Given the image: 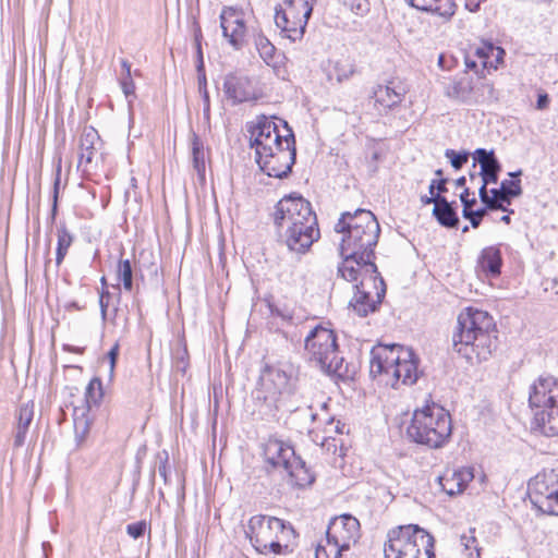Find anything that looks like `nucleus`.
Listing matches in <instances>:
<instances>
[{"mask_svg": "<svg viewBox=\"0 0 558 558\" xmlns=\"http://www.w3.org/2000/svg\"><path fill=\"white\" fill-rule=\"evenodd\" d=\"M173 357H174V360L177 362L178 369H181L182 372H185V369L187 367V359H189V353H187L186 345L183 344V345L179 347L174 351Z\"/></svg>", "mask_w": 558, "mask_h": 558, "instance_id": "nucleus-46", "label": "nucleus"}, {"mask_svg": "<svg viewBox=\"0 0 558 558\" xmlns=\"http://www.w3.org/2000/svg\"><path fill=\"white\" fill-rule=\"evenodd\" d=\"M295 377V369L292 365L284 366H267L262 376V385L271 389L269 396H264V400L276 401L277 395L290 392L292 390V381Z\"/></svg>", "mask_w": 558, "mask_h": 558, "instance_id": "nucleus-17", "label": "nucleus"}, {"mask_svg": "<svg viewBox=\"0 0 558 558\" xmlns=\"http://www.w3.org/2000/svg\"><path fill=\"white\" fill-rule=\"evenodd\" d=\"M256 48L263 60L269 64L275 57V46L263 35H258L255 39Z\"/></svg>", "mask_w": 558, "mask_h": 558, "instance_id": "nucleus-35", "label": "nucleus"}, {"mask_svg": "<svg viewBox=\"0 0 558 558\" xmlns=\"http://www.w3.org/2000/svg\"><path fill=\"white\" fill-rule=\"evenodd\" d=\"M456 202H448V199L438 195V202L433 208V215L438 223L446 228H457L459 225V217L453 205Z\"/></svg>", "mask_w": 558, "mask_h": 558, "instance_id": "nucleus-26", "label": "nucleus"}, {"mask_svg": "<svg viewBox=\"0 0 558 558\" xmlns=\"http://www.w3.org/2000/svg\"><path fill=\"white\" fill-rule=\"evenodd\" d=\"M119 343H114V345L109 350L107 356L109 359V377H113L116 363L119 356Z\"/></svg>", "mask_w": 558, "mask_h": 558, "instance_id": "nucleus-52", "label": "nucleus"}, {"mask_svg": "<svg viewBox=\"0 0 558 558\" xmlns=\"http://www.w3.org/2000/svg\"><path fill=\"white\" fill-rule=\"evenodd\" d=\"M418 360L411 348L401 344H377L371 350L369 374L381 377L385 385L396 388L401 380L413 385L418 379Z\"/></svg>", "mask_w": 558, "mask_h": 558, "instance_id": "nucleus-3", "label": "nucleus"}, {"mask_svg": "<svg viewBox=\"0 0 558 558\" xmlns=\"http://www.w3.org/2000/svg\"><path fill=\"white\" fill-rule=\"evenodd\" d=\"M99 143L100 136L98 132L92 126L85 128L80 138L78 158V167H82L83 171L89 170V166L97 154V145Z\"/></svg>", "mask_w": 558, "mask_h": 558, "instance_id": "nucleus-22", "label": "nucleus"}, {"mask_svg": "<svg viewBox=\"0 0 558 558\" xmlns=\"http://www.w3.org/2000/svg\"><path fill=\"white\" fill-rule=\"evenodd\" d=\"M86 402L90 407L97 405L102 398V385L99 378H93L86 387Z\"/></svg>", "mask_w": 558, "mask_h": 558, "instance_id": "nucleus-36", "label": "nucleus"}, {"mask_svg": "<svg viewBox=\"0 0 558 558\" xmlns=\"http://www.w3.org/2000/svg\"><path fill=\"white\" fill-rule=\"evenodd\" d=\"M435 539L417 524L397 526L388 532L385 558H435Z\"/></svg>", "mask_w": 558, "mask_h": 558, "instance_id": "nucleus-8", "label": "nucleus"}, {"mask_svg": "<svg viewBox=\"0 0 558 558\" xmlns=\"http://www.w3.org/2000/svg\"><path fill=\"white\" fill-rule=\"evenodd\" d=\"M74 428L77 445H81L89 432L87 420L85 417L76 418L74 421Z\"/></svg>", "mask_w": 558, "mask_h": 558, "instance_id": "nucleus-44", "label": "nucleus"}, {"mask_svg": "<svg viewBox=\"0 0 558 558\" xmlns=\"http://www.w3.org/2000/svg\"><path fill=\"white\" fill-rule=\"evenodd\" d=\"M223 92L233 104L248 101L255 97L251 80L247 76L233 73L226 75Z\"/></svg>", "mask_w": 558, "mask_h": 558, "instance_id": "nucleus-20", "label": "nucleus"}, {"mask_svg": "<svg viewBox=\"0 0 558 558\" xmlns=\"http://www.w3.org/2000/svg\"><path fill=\"white\" fill-rule=\"evenodd\" d=\"M447 179H439V180H433L429 184V194L430 195H441L442 193L447 192Z\"/></svg>", "mask_w": 558, "mask_h": 558, "instance_id": "nucleus-51", "label": "nucleus"}, {"mask_svg": "<svg viewBox=\"0 0 558 558\" xmlns=\"http://www.w3.org/2000/svg\"><path fill=\"white\" fill-rule=\"evenodd\" d=\"M271 314L275 316L281 317L283 320L291 322L293 316L292 313L288 310H280L278 307H270Z\"/></svg>", "mask_w": 558, "mask_h": 558, "instance_id": "nucleus-57", "label": "nucleus"}, {"mask_svg": "<svg viewBox=\"0 0 558 558\" xmlns=\"http://www.w3.org/2000/svg\"><path fill=\"white\" fill-rule=\"evenodd\" d=\"M305 350L311 362H314L326 374L349 377L348 364L339 356L337 337L333 330L316 326L305 338Z\"/></svg>", "mask_w": 558, "mask_h": 558, "instance_id": "nucleus-9", "label": "nucleus"}, {"mask_svg": "<svg viewBox=\"0 0 558 558\" xmlns=\"http://www.w3.org/2000/svg\"><path fill=\"white\" fill-rule=\"evenodd\" d=\"M451 434V416L436 403L415 410L407 427V436L411 441L430 449L444 447Z\"/></svg>", "mask_w": 558, "mask_h": 558, "instance_id": "nucleus-6", "label": "nucleus"}, {"mask_svg": "<svg viewBox=\"0 0 558 558\" xmlns=\"http://www.w3.org/2000/svg\"><path fill=\"white\" fill-rule=\"evenodd\" d=\"M245 534L253 547L263 554H281L295 538V531L290 522L264 514L253 515L248 520Z\"/></svg>", "mask_w": 558, "mask_h": 558, "instance_id": "nucleus-7", "label": "nucleus"}, {"mask_svg": "<svg viewBox=\"0 0 558 558\" xmlns=\"http://www.w3.org/2000/svg\"><path fill=\"white\" fill-rule=\"evenodd\" d=\"M157 458L159 459V465H158V473L162 477L165 484L168 483V460L169 456L166 450L162 452H159L157 454Z\"/></svg>", "mask_w": 558, "mask_h": 558, "instance_id": "nucleus-49", "label": "nucleus"}, {"mask_svg": "<svg viewBox=\"0 0 558 558\" xmlns=\"http://www.w3.org/2000/svg\"><path fill=\"white\" fill-rule=\"evenodd\" d=\"M347 7L353 14L357 16H365L369 12L368 0H339Z\"/></svg>", "mask_w": 558, "mask_h": 558, "instance_id": "nucleus-38", "label": "nucleus"}, {"mask_svg": "<svg viewBox=\"0 0 558 558\" xmlns=\"http://www.w3.org/2000/svg\"><path fill=\"white\" fill-rule=\"evenodd\" d=\"M147 530V523L145 521H138L135 523L128 524L126 533L133 538L142 537Z\"/></svg>", "mask_w": 558, "mask_h": 558, "instance_id": "nucleus-47", "label": "nucleus"}, {"mask_svg": "<svg viewBox=\"0 0 558 558\" xmlns=\"http://www.w3.org/2000/svg\"><path fill=\"white\" fill-rule=\"evenodd\" d=\"M411 7L436 14L445 20L451 19L456 12V3L453 0H405Z\"/></svg>", "mask_w": 558, "mask_h": 558, "instance_id": "nucleus-25", "label": "nucleus"}, {"mask_svg": "<svg viewBox=\"0 0 558 558\" xmlns=\"http://www.w3.org/2000/svg\"><path fill=\"white\" fill-rule=\"evenodd\" d=\"M58 243L56 251V263L57 265H61L65 255L68 254L69 247L72 245L74 236L65 227V223H61L57 230Z\"/></svg>", "mask_w": 558, "mask_h": 558, "instance_id": "nucleus-29", "label": "nucleus"}, {"mask_svg": "<svg viewBox=\"0 0 558 558\" xmlns=\"http://www.w3.org/2000/svg\"><path fill=\"white\" fill-rule=\"evenodd\" d=\"M473 159L474 162L472 165V168L475 169L477 163L480 165V168H482L483 166H486L496 160L497 157L493 149L487 150L485 148H477L473 153Z\"/></svg>", "mask_w": 558, "mask_h": 558, "instance_id": "nucleus-39", "label": "nucleus"}, {"mask_svg": "<svg viewBox=\"0 0 558 558\" xmlns=\"http://www.w3.org/2000/svg\"><path fill=\"white\" fill-rule=\"evenodd\" d=\"M501 171V165L498 159L493 162L483 166L478 172L484 184H495L498 182L499 172Z\"/></svg>", "mask_w": 558, "mask_h": 558, "instance_id": "nucleus-33", "label": "nucleus"}, {"mask_svg": "<svg viewBox=\"0 0 558 558\" xmlns=\"http://www.w3.org/2000/svg\"><path fill=\"white\" fill-rule=\"evenodd\" d=\"M472 93V84L468 78L454 81L447 88V95L451 98L466 101Z\"/></svg>", "mask_w": 558, "mask_h": 558, "instance_id": "nucleus-31", "label": "nucleus"}, {"mask_svg": "<svg viewBox=\"0 0 558 558\" xmlns=\"http://www.w3.org/2000/svg\"><path fill=\"white\" fill-rule=\"evenodd\" d=\"M274 223L279 239L296 254L307 252L320 238L316 214L302 196L281 198L275 206Z\"/></svg>", "mask_w": 558, "mask_h": 558, "instance_id": "nucleus-1", "label": "nucleus"}, {"mask_svg": "<svg viewBox=\"0 0 558 558\" xmlns=\"http://www.w3.org/2000/svg\"><path fill=\"white\" fill-rule=\"evenodd\" d=\"M380 158V154L379 151L377 150H374L372 153V160L369 162V168H371V171L375 172L377 170V166H376V162L379 160Z\"/></svg>", "mask_w": 558, "mask_h": 558, "instance_id": "nucleus-61", "label": "nucleus"}, {"mask_svg": "<svg viewBox=\"0 0 558 558\" xmlns=\"http://www.w3.org/2000/svg\"><path fill=\"white\" fill-rule=\"evenodd\" d=\"M195 48H196V58H197L196 71H197V74H202V73H205L202 44L195 45Z\"/></svg>", "mask_w": 558, "mask_h": 558, "instance_id": "nucleus-55", "label": "nucleus"}, {"mask_svg": "<svg viewBox=\"0 0 558 558\" xmlns=\"http://www.w3.org/2000/svg\"><path fill=\"white\" fill-rule=\"evenodd\" d=\"M486 215L485 209H476L473 210L472 208L470 210H462V216L470 220V223L473 228H478L484 216Z\"/></svg>", "mask_w": 558, "mask_h": 558, "instance_id": "nucleus-45", "label": "nucleus"}, {"mask_svg": "<svg viewBox=\"0 0 558 558\" xmlns=\"http://www.w3.org/2000/svg\"><path fill=\"white\" fill-rule=\"evenodd\" d=\"M345 551L340 548L332 539L326 536V544L319 543L315 550V558H342V553Z\"/></svg>", "mask_w": 558, "mask_h": 558, "instance_id": "nucleus-32", "label": "nucleus"}, {"mask_svg": "<svg viewBox=\"0 0 558 558\" xmlns=\"http://www.w3.org/2000/svg\"><path fill=\"white\" fill-rule=\"evenodd\" d=\"M59 185H60V170H58V173L54 179L53 183V204L51 209V219L54 220L57 215V202H58V193H59Z\"/></svg>", "mask_w": 558, "mask_h": 558, "instance_id": "nucleus-54", "label": "nucleus"}, {"mask_svg": "<svg viewBox=\"0 0 558 558\" xmlns=\"http://www.w3.org/2000/svg\"><path fill=\"white\" fill-rule=\"evenodd\" d=\"M469 196H470V190L468 187H465L463 190V192L460 194V201L463 205L462 210H470L476 204V199L474 197L470 198Z\"/></svg>", "mask_w": 558, "mask_h": 558, "instance_id": "nucleus-53", "label": "nucleus"}, {"mask_svg": "<svg viewBox=\"0 0 558 558\" xmlns=\"http://www.w3.org/2000/svg\"><path fill=\"white\" fill-rule=\"evenodd\" d=\"M222 34L229 43L240 49L245 41L246 27L242 13L233 8H225L220 14Z\"/></svg>", "mask_w": 558, "mask_h": 558, "instance_id": "nucleus-19", "label": "nucleus"}, {"mask_svg": "<svg viewBox=\"0 0 558 558\" xmlns=\"http://www.w3.org/2000/svg\"><path fill=\"white\" fill-rule=\"evenodd\" d=\"M120 85L125 97L134 96L135 85L132 80V74H123L120 80Z\"/></svg>", "mask_w": 558, "mask_h": 558, "instance_id": "nucleus-50", "label": "nucleus"}, {"mask_svg": "<svg viewBox=\"0 0 558 558\" xmlns=\"http://www.w3.org/2000/svg\"><path fill=\"white\" fill-rule=\"evenodd\" d=\"M481 0H465V8L470 12H476L480 9Z\"/></svg>", "mask_w": 558, "mask_h": 558, "instance_id": "nucleus-60", "label": "nucleus"}, {"mask_svg": "<svg viewBox=\"0 0 558 558\" xmlns=\"http://www.w3.org/2000/svg\"><path fill=\"white\" fill-rule=\"evenodd\" d=\"M549 105V96L546 93L538 94L537 101H536V109L544 110Z\"/></svg>", "mask_w": 558, "mask_h": 558, "instance_id": "nucleus-59", "label": "nucleus"}, {"mask_svg": "<svg viewBox=\"0 0 558 558\" xmlns=\"http://www.w3.org/2000/svg\"><path fill=\"white\" fill-rule=\"evenodd\" d=\"M344 428V424H342L340 421H336L335 417H329L326 421V427L325 433L327 434L326 437L323 438L322 446H325V442L328 440V438L332 437V434H342Z\"/></svg>", "mask_w": 558, "mask_h": 558, "instance_id": "nucleus-42", "label": "nucleus"}, {"mask_svg": "<svg viewBox=\"0 0 558 558\" xmlns=\"http://www.w3.org/2000/svg\"><path fill=\"white\" fill-rule=\"evenodd\" d=\"M375 289V298L366 290L367 286H354L356 292L350 300V307L360 316L366 317L369 313L378 310L386 294V284L383 278L372 283Z\"/></svg>", "mask_w": 558, "mask_h": 558, "instance_id": "nucleus-18", "label": "nucleus"}, {"mask_svg": "<svg viewBox=\"0 0 558 558\" xmlns=\"http://www.w3.org/2000/svg\"><path fill=\"white\" fill-rule=\"evenodd\" d=\"M496 332L493 316L486 311L468 307L458 316L452 348L470 363L486 361L496 348Z\"/></svg>", "mask_w": 558, "mask_h": 558, "instance_id": "nucleus-2", "label": "nucleus"}, {"mask_svg": "<svg viewBox=\"0 0 558 558\" xmlns=\"http://www.w3.org/2000/svg\"><path fill=\"white\" fill-rule=\"evenodd\" d=\"M496 47L493 44H484L482 47H476L474 50V54L482 60L483 68L493 66L497 69V65H494L492 61H489L490 56L495 54Z\"/></svg>", "mask_w": 558, "mask_h": 558, "instance_id": "nucleus-40", "label": "nucleus"}, {"mask_svg": "<svg viewBox=\"0 0 558 558\" xmlns=\"http://www.w3.org/2000/svg\"><path fill=\"white\" fill-rule=\"evenodd\" d=\"M531 428L545 437L558 436V378L539 376L529 390Z\"/></svg>", "mask_w": 558, "mask_h": 558, "instance_id": "nucleus-5", "label": "nucleus"}, {"mask_svg": "<svg viewBox=\"0 0 558 558\" xmlns=\"http://www.w3.org/2000/svg\"><path fill=\"white\" fill-rule=\"evenodd\" d=\"M474 530H470V534L462 535L460 541L461 545L464 547L466 555L469 558H481L480 547L477 539L475 538Z\"/></svg>", "mask_w": 558, "mask_h": 558, "instance_id": "nucleus-37", "label": "nucleus"}, {"mask_svg": "<svg viewBox=\"0 0 558 558\" xmlns=\"http://www.w3.org/2000/svg\"><path fill=\"white\" fill-rule=\"evenodd\" d=\"M478 264L482 269L492 277L499 276L502 266L500 248L498 246H487L483 248L478 257Z\"/></svg>", "mask_w": 558, "mask_h": 558, "instance_id": "nucleus-27", "label": "nucleus"}, {"mask_svg": "<svg viewBox=\"0 0 558 558\" xmlns=\"http://www.w3.org/2000/svg\"><path fill=\"white\" fill-rule=\"evenodd\" d=\"M280 122L283 124V129H284V132H286V133L283 134V141H282V143H281V144H277V146H274V147L271 148V153H272L274 155H277V153H278V150H279V149H284V146H286V140H288V130H291V129L289 128V125H288V123H287L286 121L280 120Z\"/></svg>", "mask_w": 558, "mask_h": 558, "instance_id": "nucleus-58", "label": "nucleus"}, {"mask_svg": "<svg viewBox=\"0 0 558 558\" xmlns=\"http://www.w3.org/2000/svg\"><path fill=\"white\" fill-rule=\"evenodd\" d=\"M473 477V469L461 468L459 470H446V472L438 477V481L441 489L446 494L454 496L462 493Z\"/></svg>", "mask_w": 558, "mask_h": 558, "instance_id": "nucleus-21", "label": "nucleus"}, {"mask_svg": "<svg viewBox=\"0 0 558 558\" xmlns=\"http://www.w3.org/2000/svg\"><path fill=\"white\" fill-rule=\"evenodd\" d=\"M316 0H284L286 10H276L275 23L291 41L302 39Z\"/></svg>", "mask_w": 558, "mask_h": 558, "instance_id": "nucleus-11", "label": "nucleus"}, {"mask_svg": "<svg viewBox=\"0 0 558 558\" xmlns=\"http://www.w3.org/2000/svg\"><path fill=\"white\" fill-rule=\"evenodd\" d=\"M326 535L347 551L361 537L360 522L348 513L336 517L328 524Z\"/></svg>", "mask_w": 558, "mask_h": 558, "instance_id": "nucleus-15", "label": "nucleus"}, {"mask_svg": "<svg viewBox=\"0 0 558 558\" xmlns=\"http://www.w3.org/2000/svg\"><path fill=\"white\" fill-rule=\"evenodd\" d=\"M34 402L28 401L20 405L16 414L17 423L14 429V448H21L25 444L26 434L34 418Z\"/></svg>", "mask_w": 558, "mask_h": 558, "instance_id": "nucleus-24", "label": "nucleus"}, {"mask_svg": "<svg viewBox=\"0 0 558 558\" xmlns=\"http://www.w3.org/2000/svg\"><path fill=\"white\" fill-rule=\"evenodd\" d=\"M481 202L484 204V207H482L481 209H485L486 214L488 210H508L506 206H501L499 204L496 196L493 194H489L488 196H486V198H482Z\"/></svg>", "mask_w": 558, "mask_h": 558, "instance_id": "nucleus-48", "label": "nucleus"}, {"mask_svg": "<svg viewBox=\"0 0 558 558\" xmlns=\"http://www.w3.org/2000/svg\"><path fill=\"white\" fill-rule=\"evenodd\" d=\"M198 78V90L202 95L203 102H204V114L208 116L210 110V104H209V94L207 90V81L205 73L197 74Z\"/></svg>", "mask_w": 558, "mask_h": 558, "instance_id": "nucleus-43", "label": "nucleus"}, {"mask_svg": "<svg viewBox=\"0 0 558 558\" xmlns=\"http://www.w3.org/2000/svg\"><path fill=\"white\" fill-rule=\"evenodd\" d=\"M110 299V293L108 291H102L99 296V305L102 317H106L107 308H108V301Z\"/></svg>", "mask_w": 558, "mask_h": 558, "instance_id": "nucleus-56", "label": "nucleus"}, {"mask_svg": "<svg viewBox=\"0 0 558 558\" xmlns=\"http://www.w3.org/2000/svg\"><path fill=\"white\" fill-rule=\"evenodd\" d=\"M191 146L193 167L196 170L197 174L204 178L206 169L204 145L196 133H192Z\"/></svg>", "mask_w": 558, "mask_h": 558, "instance_id": "nucleus-30", "label": "nucleus"}, {"mask_svg": "<svg viewBox=\"0 0 558 558\" xmlns=\"http://www.w3.org/2000/svg\"><path fill=\"white\" fill-rule=\"evenodd\" d=\"M527 493L535 508L558 517V472L548 470L535 475L529 482Z\"/></svg>", "mask_w": 558, "mask_h": 558, "instance_id": "nucleus-12", "label": "nucleus"}, {"mask_svg": "<svg viewBox=\"0 0 558 558\" xmlns=\"http://www.w3.org/2000/svg\"><path fill=\"white\" fill-rule=\"evenodd\" d=\"M445 156L450 160L451 166L459 170L469 160L470 154L468 151H456L453 149H446Z\"/></svg>", "mask_w": 558, "mask_h": 558, "instance_id": "nucleus-41", "label": "nucleus"}, {"mask_svg": "<svg viewBox=\"0 0 558 558\" xmlns=\"http://www.w3.org/2000/svg\"><path fill=\"white\" fill-rule=\"evenodd\" d=\"M264 457L272 469H283L295 487L305 488L315 482V474L289 442L269 437L264 445Z\"/></svg>", "mask_w": 558, "mask_h": 558, "instance_id": "nucleus-10", "label": "nucleus"}, {"mask_svg": "<svg viewBox=\"0 0 558 558\" xmlns=\"http://www.w3.org/2000/svg\"><path fill=\"white\" fill-rule=\"evenodd\" d=\"M335 231L342 233L340 254H355L375 259L380 227L376 216L367 209L344 211L335 225Z\"/></svg>", "mask_w": 558, "mask_h": 558, "instance_id": "nucleus-4", "label": "nucleus"}, {"mask_svg": "<svg viewBox=\"0 0 558 558\" xmlns=\"http://www.w3.org/2000/svg\"><path fill=\"white\" fill-rule=\"evenodd\" d=\"M404 94V88L391 81L388 85H378L374 90L375 104L390 110L402 101Z\"/></svg>", "mask_w": 558, "mask_h": 558, "instance_id": "nucleus-23", "label": "nucleus"}, {"mask_svg": "<svg viewBox=\"0 0 558 558\" xmlns=\"http://www.w3.org/2000/svg\"><path fill=\"white\" fill-rule=\"evenodd\" d=\"M250 132L251 146L255 148L256 156L265 153L270 155L271 148L283 141L277 123L264 116L257 119L256 125Z\"/></svg>", "mask_w": 558, "mask_h": 558, "instance_id": "nucleus-16", "label": "nucleus"}, {"mask_svg": "<svg viewBox=\"0 0 558 558\" xmlns=\"http://www.w3.org/2000/svg\"><path fill=\"white\" fill-rule=\"evenodd\" d=\"M490 194L495 195L501 206L510 205L512 197H519L522 194L520 180H504L500 187L490 189Z\"/></svg>", "mask_w": 558, "mask_h": 558, "instance_id": "nucleus-28", "label": "nucleus"}, {"mask_svg": "<svg viewBox=\"0 0 558 558\" xmlns=\"http://www.w3.org/2000/svg\"><path fill=\"white\" fill-rule=\"evenodd\" d=\"M340 256L342 262L338 266V275L344 280L353 282L361 279L356 286H367L368 283H376L379 278H383L374 258L355 254H340Z\"/></svg>", "mask_w": 558, "mask_h": 558, "instance_id": "nucleus-14", "label": "nucleus"}, {"mask_svg": "<svg viewBox=\"0 0 558 558\" xmlns=\"http://www.w3.org/2000/svg\"><path fill=\"white\" fill-rule=\"evenodd\" d=\"M487 185L488 184H484V182L482 181V184H481V186L478 189L480 199L486 198V196H488L490 194L489 190L487 189Z\"/></svg>", "mask_w": 558, "mask_h": 558, "instance_id": "nucleus-62", "label": "nucleus"}, {"mask_svg": "<svg viewBox=\"0 0 558 558\" xmlns=\"http://www.w3.org/2000/svg\"><path fill=\"white\" fill-rule=\"evenodd\" d=\"M423 204H432L434 203V206H436L438 202V195H430V196H422L421 198Z\"/></svg>", "mask_w": 558, "mask_h": 558, "instance_id": "nucleus-63", "label": "nucleus"}, {"mask_svg": "<svg viewBox=\"0 0 558 558\" xmlns=\"http://www.w3.org/2000/svg\"><path fill=\"white\" fill-rule=\"evenodd\" d=\"M295 158V137L292 130H288L284 149H279L277 155H274L271 151L270 155L268 153L257 155L256 161L268 177L283 179L291 173Z\"/></svg>", "mask_w": 558, "mask_h": 558, "instance_id": "nucleus-13", "label": "nucleus"}, {"mask_svg": "<svg viewBox=\"0 0 558 558\" xmlns=\"http://www.w3.org/2000/svg\"><path fill=\"white\" fill-rule=\"evenodd\" d=\"M465 66L469 69V70H476L477 69V63L475 60L471 59L470 56H466L465 57Z\"/></svg>", "mask_w": 558, "mask_h": 558, "instance_id": "nucleus-64", "label": "nucleus"}, {"mask_svg": "<svg viewBox=\"0 0 558 558\" xmlns=\"http://www.w3.org/2000/svg\"><path fill=\"white\" fill-rule=\"evenodd\" d=\"M117 275L118 279L122 281L124 290L131 291L133 288V269L129 259L119 262Z\"/></svg>", "mask_w": 558, "mask_h": 558, "instance_id": "nucleus-34", "label": "nucleus"}]
</instances>
